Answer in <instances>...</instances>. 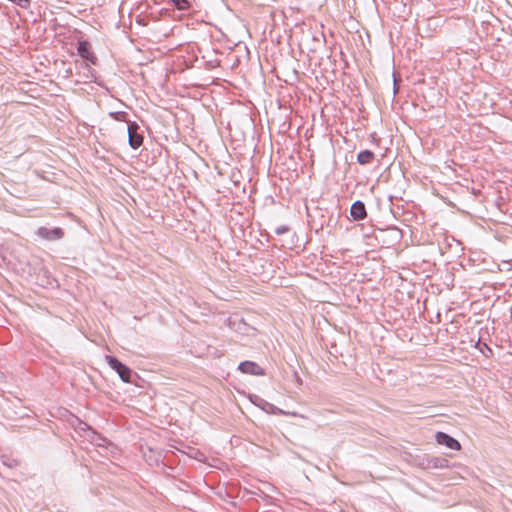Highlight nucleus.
<instances>
[{
    "label": "nucleus",
    "instance_id": "5",
    "mask_svg": "<svg viewBox=\"0 0 512 512\" xmlns=\"http://www.w3.org/2000/svg\"><path fill=\"white\" fill-rule=\"evenodd\" d=\"M228 326L231 330L240 333L249 335L251 330H254L250 327L244 320L238 315L231 316L227 319Z\"/></svg>",
    "mask_w": 512,
    "mask_h": 512
},
{
    "label": "nucleus",
    "instance_id": "3",
    "mask_svg": "<svg viewBox=\"0 0 512 512\" xmlns=\"http://www.w3.org/2000/svg\"><path fill=\"white\" fill-rule=\"evenodd\" d=\"M435 441L437 444H439L441 446H445L446 448L451 449V450H460L461 449L460 442L456 438H454L453 436H451L450 434H448L446 432H442V431L436 432Z\"/></svg>",
    "mask_w": 512,
    "mask_h": 512
},
{
    "label": "nucleus",
    "instance_id": "7",
    "mask_svg": "<svg viewBox=\"0 0 512 512\" xmlns=\"http://www.w3.org/2000/svg\"><path fill=\"white\" fill-rule=\"evenodd\" d=\"M338 301H340L338 292L322 281V303L336 304Z\"/></svg>",
    "mask_w": 512,
    "mask_h": 512
},
{
    "label": "nucleus",
    "instance_id": "1",
    "mask_svg": "<svg viewBox=\"0 0 512 512\" xmlns=\"http://www.w3.org/2000/svg\"><path fill=\"white\" fill-rule=\"evenodd\" d=\"M414 465L422 470L446 469L449 468V461L443 457H432L424 454L414 458Z\"/></svg>",
    "mask_w": 512,
    "mask_h": 512
},
{
    "label": "nucleus",
    "instance_id": "16",
    "mask_svg": "<svg viewBox=\"0 0 512 512\" xmlns=\"http://www.w3.org/2000/svg\"><path fill=\"white\" fill-rule=\"evenodd\" d=\"M321 37H322L323 41H324V42H326L325 35H324V33H323V32H322V34H321Z\"/></svg>",
    "mask_w": 512,
    "mask_h": 512
},
{
    "label": "nucleus",
    "instance_id": "15",
    "mask_svg": "<svg viewBox=\"0 0 512 512\" xmlns=\"http://www.w3.org/2000/svg\"><path fill=\"white\" fill-rule=\"evenodd\" d=\"M289 230H290V229H289V227H288V226H286V225H281V226H278V227H276V228H275V233H276L277 235H282V234H284V233L288 232Z\"/></svg>",
    "mask_w": 512,
    "mask_h": 512
},
{
    "label": "nucleus",
    "instance_id": "11",
    "mask_svg": "<svg viewBox=\"0 0 512 512\" xmlns=\"http://www.w3.org/2000/svg\"><path fill=\"white\" fill-rule=\"evenodd\" d=\"M77 51L83 59L89 61L92 64H96L97 58L93 52H91L90 44L88 41H80L78 43Z\"/></svg>",
    "mask_w": 512,
    "mask_h": 512
},
{
    "label": "nucleus",
    "instance_id": "9",
    "mask_svg": "<svg viewBox=\"0 0 512 512\" xmlns=\"http://www.w3.org/2000/svg\"><path fill=\"white\" fill-rule=\"evenodd\" d=\"M238 370L242 373L263 376L265 374L263 368H261L257 363L252 361H243L238 365Z\"/></svg>",
    "mask_w": 512,
    "mask_h": 512
},
{
    "label": "nucleus",
    "instance_id": "12",
    "mask_svg": "<svg viewBox=\"0 0 512 512\" xmlns=\"http://www.w3.org/2000/svg\"><path fill=\"white\" fill-rule=\"evenodd\" d=\"M374 157H375V154L373 151H371L369 149H364V150H361L357 154V162L360 165H367L372 162Z\"/></svg>",
    "mask_w": 512,
    "mask_h": 512
},
{
    "label": "nucleus",
    "instance_id": "13",
    "mask_svg": "<svg viewBox=\"0 0 512 512\" xmlns=\"http://www.w3.org/2000/svg\"><path fill=\"white\" fill-rule=\"evenodd\" d=\"M475 348L478 349L487 358L493 356L492 348L489 347L485 342H483L481 338H479L478 341L476 342Z\"/></svg>",
    "mask_w": 512,
    "mask_h": 512
},
{
    "label": "nucleus",
    "instance_id": "14",
    "mask_svg": "<svg viewBox=\"0 0 512 512\" xmlns=\"http://www.w3.org/2000/svg\"><path fill=\"white\" fill-rule=\"evenodd\" d=\"M109 116L115 121H126V113L121 111L110 112Z\"/></svg>",
    "mask_w": 512,
    "mask_h": 512
},
{
    "label": "nucleus",
    "instance_id": "8",
    "mask_svg": "<svg viewBox=\"0 0 512 512\" xmlns=\"http://www.w3.org/2000/svg\"><path fill=\"white\" fill-rule=\"evenodd\" d=\"M350 216L353 221H361L367 217L366 207L363 201L356 200L350 207Z\"/></svg>",
    "mask_w": 512,
    "mask_h": 512
},
{
    "label": "nucleus",
    "instance_id": "10",
    "mask_svg": "<svg viewBox=\"0 0 512 512\" xmlns=\"http://www.w3.org/2000/svg\"><path fill=\"white\" fill-rule=\"evenodd\" d=\"M338 202H339V200L336 199L332 203L330 209L329 208H322V218L325 217V214L323 213V211H325V213L329 214V220H328V223H327L328 227H334L338 223V220H339V217H340V212H339V209H338Z\"/></svg>",
    "mask_w": 512,
    "mask_h": 512
},
{
    "label": "nucleus",
    "instance_id": "4",
    "mask_svg": "<svg viewBox=\"0 0 512 512\" xmlns=\"http://www.w3.org/2000/svg\"><path fill=\"white\" fill-rule=\"evenodd\" d=\"M139 128L136 122H128V143L133 149H138L143 144V136L138 133Z\"/></svg>",
    "mask_w": 512,
    "mask_h": 512
},
{
    "label": "nucleus",
    "instance_id": "2",
    "mask_svg": "<svg viewBox=\"0 0 512 512\" xmlns=\"http://www.w3.org/2000/svg\"><path fill=\"white\" fill-rule=\"evenodd\" d=\"M105 360L111 369L115 370L123 382H131V369L120 362L116 357L106 355Z\"/></svg>",
    "mask_w": 512,
    "mask_h": 512
},
{
    "label": "nucleus",
    "instance_id": "6",
    "mask_svg": "<svg viewBox=\"0 0 512 512\" xmlns=\"http://www.w3.org/2000/svg\"><path fill=\"white\" fill-rule=\"evenodd\" d=\"M36 235L47 241H55L61 239L64 236V232L58 227L53 229L39 227L36 231Z\"/></svg>",
    "mask_w": 512,
    "mask_h": 512
}]
</instances>
